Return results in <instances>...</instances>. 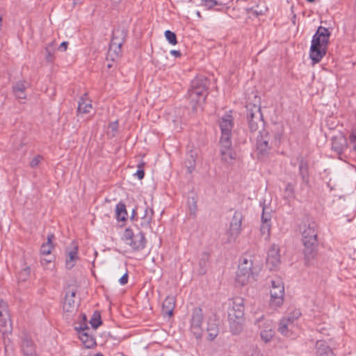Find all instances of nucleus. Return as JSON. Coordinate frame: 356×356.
Returning <instances> with one entry per match:
<instances>
[{
  "mask_svg": "<svg viewBox=\"0 0 356 356\" xmlns=\"http://www.w3.org/2000/svg\"><path fill=\"white\" fill-rule=\"evenodd\" d=\"M221 136L219 140L221 160L230 163L236 159V152L232 147V136L234 127V118L229 113H225L219 119Z\"/></svg>",
  "mask_w": 356,
  "mask_h": 356,
  "instance_id": "1",
  "label": "nucleus"
},
{
  "mask_svg": "<svg viewBox=\"0 0 356 356\" xmlns=\"http://www.w3.org/2000/svg\"><path fill=\"white\" fill-rule=\"evenodd\" d=\"M209 86L210 80L204 76H196L192 80L188 90V99L193 111L205 102Z\"/></svg>",
  "mask_w": 356,
  "mask_h": 356,
  "instance_id": "2",
  "label": "nucleus"
},
{
  "mask_svg": "<svg viewBox=\"0 0 356 356\" xmlns=\"http://www.w3.org/2000/svg\"><path fill=\"white\" fill-rule=\"evenodd\" d=\"M317 225L315 222H311L303 225L302 241L304 245L305 263L311 265L317 255L318 240Z\"/></svg>",
  "mask_w": 356,
  "mask_h": 356,
  "instance_id": "3",
  "label": "nucleus"
},
{
  "mask_svg": "<svg viewBox=\"0 0 356 356\" xmlns=\"http://www.w3.org/2000/svg\"><path fill=\"white\" fill-rule=\"evenodd\" d=\"M330 32L323 26H319L313 35L309 50V58L313 64L319 63L325 56Z\"/></svg>",
  "mask_w": 356,
  "mask_h": 356,
  "instance_id": "4",
  "label": "nucleus"
},
{
  "mask_svg": "<svg viewBox=\"0 0 356 356\" xmlns=\"http://www.w3.org/2000/svg\"><path fill=\"white\" fill-rule=\"evenodd\" d=\"M246 116L248 127L251 132H254L264 127L263 115L261 107L256 104H249L246 106Z\"/></svg>",
  "mask_w": 356,
  "mask_h": 356,
  "instance_id": "5",
  "label": "nucleus"
},
{
  "mask_svg": "<svg viewBox=\"0 0 356 356\" xmlns=\"http://www.w3.org/2000/svg\"><path fill=\"white\" fill-rule=\"evenodd\" d=\"M253 261L250 256L243 257L239 263L236 281L241 286L248 284L250 278L253 277Z\"/></svg>",
  "mask_w": 356,
  "mask_h": 356,
  "instance_id": "6",
  "label": "nucleus"
},
{
  "mask_svg": "<svg viewBox=\"0 0 356 356\" xmlns=\"http://www.w3.org/2000/svg\"><path fill=\"white\" fill-rule=\"evenodd\" d=\"M12 332V323L8 309V304L3 300H0V332L3 335V340L8 334Z\"/></svg>",
  "mask_w": 356,
  "mask_h": 356,
  "instance_id": "7",
  "label": "nucleus"
},
{
  "mask_svg": "<svg viewBox=\"0 0 356 356\" xmlns=\"http://www.w3.org/2000/svg\"><path fill=\"white\" fill-rule=\"evenodd\" d=\"M241 211H236L230 222L229 228L227 232V242L232 243L238 237L241 232V223L243 220Z\"/></svg>",
  "mask_w": 356,
  "mask_h": 356,
  "instance_id": "8",
  "label": "nucleus"
},
{
  "mask_svg": "<svg viewBox=\"0 0 356 356\" xmlns=\"http://www.w3.org/2000/svg\"><path fill=\"white\" fill-rule=\"evenodd\" d=\"M270 305L274 307H280L284 302V287L280 279L271 281Z\"/></svg>",
  "mask_w": 356,
  "mask_h": 356,
  "instance_id": "9",
  "label": "nucleus"
},
{
  "mask_svg": "<svg viewBox=\"0 0 356 356\" xmlns=\"http://www.w3.org/2000/svg\"><path fill=\"white\" fill-rule=\"evenodd\" d=\"M74 330L78 332L79 338L86 348H93L96 346L97 343L94 335L95 331L92 330L88 325L75 326Z\"/></svg>",
  "mask_w": 356,
  "mask_h": 356,
  "instance_id": "10",
  "label": "nucleus"
},
{
  "mask_svg": "<svg viewBox=\"0 0 356 356\" xmlns=\"http://www.w3.org/2000/svg\"><path fill=\"white\" fill-rule=\"evenodd\" d=\"M259 134L257 137V156L259 159H265L271 148L269 144L270 135L265 131H259Z\"/></svg>",
  "mask_w": 356,
  "mask_h": 356,
  "instance_id": "11",
  "label": "nucleus"
},
{
  "mask_svg": "<svg viewBox=\"0 0 356 356\" xmlns=\"http://www.w3.org/2000/svg\"><path fill=\"white\" fill-rule=\"evenodd\" d=\"M203 322V312L200 307H195L193 309L191 319V331L196 339H200L202 335V327Z\"/></svg>",
  "mask_w": 356,
  "mask_h": 356,
  "instance_id": "12",
  "label": "nucleus"
},
{
  "mask_svg": "<svg viewBox=\"0 0 356 356\" xmlns=\"http://www.w3.org/2000/svg\"><path fill=\"white\" fill-rule=\"evenodd\" d=\"M244 299L236 297L230 300L229 303L228 316H235L236 318H241L244 316Z\"/></svg>",
  "mask_w": 356,
  "mask_h": 356,
  "instance_id": "13",
  "label": "nucleus"
},
{
  "mask_svg": "<svg viewBox=\"0 0 356 356\" xmlns=\"http://www.w3.org/2000/svg\"><path fill=\"white\" fill-rule=\"evenodd\" d=\"M280 248L278 245L273 244L268 251L266 265L270 270H275L280 264Z\"/></svg>",
  "mask_w": 356,
  "mask_h": 356,
  "instance_id": "14",
  "label": "nucleus"
},
{
  "mask_svg": "<svg viewBox=\"0 0 356 356\" xmlns=\"http://www.w3.org/2000/svg\"><path fill=\"white\" fill-rule=\"evenodd\" d=\"M348 147L347 138L342 134L332 137V149L338 154H341Z\"/></svg>",
  "mask_w": 356,
  "mask_h": 356,
  "instance_id": "15",
  "label": "nucleus"
},
{
  "mask_svg": "<svg viewBox=\"0 0 356 356\" xmlns=\"http://www.w3.org/2000/svg\"><path fill=\"white\" fill-rule=\"evenodd\" d=\"M146 242L145 234L140 231L138 233L136 234L129 242H127V243L133 250L139 251L145 248Z\"/></svg>",
  "mask_w": 356,
  "mask_h": 356,
  "instance_id": "16",
  "label": "nucleus"
},
{
  "mask_svg": "<svg viewBox=\"0 0 356 356\" xmlns=\"http://www.w3.org/2000/svg\"><path fill=\"white\" fill-rule=\"evenodd\" d=\"M29 86V83L26 81H19L15 83L13 86L15 97L18 99H25L26 98V90Z\"/></svg>",
  "mask_w": 356,
  "mask_h": 356,
  "instance_id": "17",
  "label": "nucleus"
},
{
  "mask_svg": "<svg viewBox=\"0 0 356 356\" xmlns=\"http://www.w3.org/2000/svg\"><path fill=\"white\" fill-rule=\"evenodd\" d=\"M76 293V291L73 289L66 291L63 306L65 312H72L75 308L74 298Z\"/></svg>",
  "mask_w": 356,
  "mask_h": 356,
  "instance_id": "18",
  "label": "nucleus"
},
{
  "mask_svg": "<svg viewBox=\"0 0 356 356\" xmlns=\"http://www.w3.org/2000/svg\"><path fill=\"white\" fill-rule=\"evenodd\" d=\"M230 332L233 334H240L243 328L244 316L241 318H236L235 316H228Z\"/></svg>",
  "mask_w": 356,
  "mask_h": 356,
  "instance_id": "19",
  "label": "nucleus"
},
{
  "mask_svg": "<svg viewBox=\"0 0 356 356\" xmlns=\"http://www.w3.org/2000/svg\"><path fill=\"white\" fill-rule=\"evenodd\" d=\"M22 349L24 356H36L33 342L28 335H24L22 338Z\"/></svg>",
  "mask_w": 356,
  "mask_h": 356,
  "instance_id": "20",
  "label": "nucleus"
},
{
  "mask_svg": "<svg viewBox=\"0 0 356 356\" xmlns=\"http://www.w3.org/2000/svg\"><path fill=\"white\" fill-rule=\"evenodd\" d=\"M317 356H335L331 348L323 340L317 341L316 343Z\"/></svg>",
  "mask_w": 356,
  "mask_h": 356,
  "instance_id": "21",
  "label": "nucleus"
},
{
  "mask_svg": "<svg viewBox=\"0 0 356 356\" xmlns=\"http://www.w3.org/2000/svg\"><path fill=\"white\" fill-rule=\"evenodd\" d=\"M154 216V211L152 208L145 206L144 214L141 217L140 227L145 229H152V220Z\"/></svg>",
  "mask_w": 356,
  "mask_h": 356,
  "instance_id": "22",
  "label": "nucleus"
},
{
  "mask_svg": "<svg viewBox=\"0 0 356 356\" xmlns=\"http://www.w3.org/2000/svg\"><path fill=\"white\" fill-rule=\"evenodd\" d=\"M219 320L216 318H210L207 323V331L208 332V339L213 341L219 333Z\"/></svg>",
  "mask_w": 356,
  "mask_h": 356,
  "instance_id": "23",
  "label": "nucleus"
},
{
  "mask_svg": "<svg viewBox=\"0 0 356 356\" xmlns=\"http://www.w3.org/2000/svg\"><path fill=\"white\" fill-rule=\"evenodd\" d=\"M91 101L88 99L87 94L85 93L80 99L78 102L77 113L78 114H86L90 112L92 109Z\"/></svg>",
  "mask_w": 356,
  "mask_h": 356,
  "instance_id": "24",
  "label": "nucleus"
},
{
  "mask_svg": "<svg viewBox=\"0 0 356 356\" xmlns=\"http://www.w3.org/2000/svg\"><path fill=\"white\" fill-rule=\"evenodd\" d=\"M175 307V298L172 296L165 298L162 305V313L164 315L172 316Z\"/></svg>",
  "mask_w": 356,
  "mask_h": 356,
  "instance_id": "25",
  "label": "nucleus"
},
{
  "mask_svg": "<svg viewBox=\"0 0 356 356\" xmlns=\"http://www.w3.org/2000/svg\"><path fill=\"white\" fill-rule=\"evenodd\" d=\"M299 175L302 178V182L308 185L309 181V164L302 158L300 160L299 163Z\"/></svg>",
  "mask_w": 356,
  "mask_h": 356,
  "instance_id": "26",
  "label": "nucleus"
},
{
  "mask_svg": "<svg viewBox=\"0 0 356 356\" xmlns=\"http://www.w3.org/2000/svg\"><path fill=\"white\" fill-rule=\"evenodd\" d=\"M270 220H271V214L270 212L266 211V207H263V212L261 215V232L263 234L266 232L269 233L270 227Z\"/></svg>",
  "mask_w": 356,
  "mask_h": 356,
  "instance_id": "27",
  "label": "nucleus"
},
{
  "mask_svg": "<svg viewBox=\"0 0 356 356\" xmlns=\"http://www.w3.org/2000/svg\"><path fill=\"white\" fill-rule=\"evenodd\" d=\"M122 46L109 45L108 51L106 56L107 60L115 61L121 56Z\"/></svg>",
  "mask_w": 356,
  "mask_h": 356,
  "instance_id": "28",
  "label": "nucleus"
},
{
  "mask_svg": "<svg viewBox=\"0 0 356 356\" xmlns=\"http://www.w3.org/2000/svg\"><path fill=\"white\" fill-rule=\"evenodd\" d=\"M287 320L281 319L279 322L277 331L285 337H291L293 325L286 322Z\"/></svg>",
  "mask_w": 356,
  "mask_h": 356,
  "instance_id": "29",
  "label": "nucleus"
},
{
  "mask_svg": "<svg viewBox=\"0 0 356 356\" xmlns=\"http://www.w3.org/2000/svg\"><path fill=\"white\" fill-rule=\"evenodd\" d=\"M125 41V33L120 29L115 30L113 32V36L110 44L122 46Z\"/></svg>",
  "mask_w": 356,
  "mask_h": 356,
  "instance_id": "30",
  "label": "nucleus"
},
{
  "mask_svg": "<svg viewBox=\"0 0 356 356\" xmlns=\"http://www.w3.org/2000/svg\"><path fill=\"white\" fill-rule=\"evenodd\" d=\"M196 157L197 153L193 150H191L190 152L187 154L184 163L189 173H191L195 169Z\"/></svg>",
  "mask_w": 356,
  "mask_h": 356,
  "instance_id": "31",
  "label": "nucleus"
},
{
  "mask_svg": "<svg viewBox=\"0 0 356 356\" xmlns=\"http://www.w3.org/2000/svg\"><path fill=\"white\" fill-rule=\"evenodd\" d=\"M115 214L118 220L124 221L127 218V212L125 204L119 202L115 207Z\"/></svg>",
  "mask_w": 356,
  "mask_h": 356,
  "instance_id": "32",
  "label": "nucleus"
},
{
  "mask_svg": "<svg viewBox=\"0 0 356 356\" xmlns=\"http://www.w3.org/2000/svg\"><path fill=\"white\" fill-rule=\"evenodd\" d=\"M54 238V235L53 234H49L47 236V242L46 243H43L40 248V252L42 254L48 255L51 253V250L54 246L52 244V240Z\"/></svg>",
  "mask_w": 356,
  "mask_h": 356,
  "instance_id": "33",
  "label": "nucleus"
},
{
  "mask_svg": "<svg viewBox=\"0 0 356 356\" xmlns=\"http://www.w3.org/2000/svg\"><path fill=\"white\" fill-rule=\"evenodd\" d=\"M77 246H74V249L67 252V257L66 259V267L69 269L74 266V261L78 259L77 256Z\"/></svg>",
  "mask_w": 356,
  "mask_h": 356,
  "instance_id": "34",
  "label": "nucleus"
},
{
  "mask_svg": "<svg viewBox=\"0 0 356 356\" xmlns=\"http://www.w3.org/2000/svg\"><path fill=\"white\" fill-rule=\"evenodd\" d=\"M209 259V254L208 252H203L199 261L200 270L199 273L204 275L207 272V268L208 266Z\"/></svg>",
  "mask_w": 356,
  "mask_h": 356,
  "instance_id": "35",
  "label": "nucleus"
},
{
  "mask_svg": "<svg viewBox=\"0 0 356 356\" xmlns=\"http://www.w3.org/2000/svg\"><path fill=\"white\" fill-rule=\"evenodd\" d=\"M275 334L274 330L271 326L268 325L265 329L262 330L260 332L261 339L267 343L270 341Z\"/></svg>",
  "mask_w": 356,
  "mask_h": 356,
  "instance_id": "36",
  "label": "nucleus"
},
{
  "mask_svg": "<svg viewBox=\"0 0 356 356\" xmlns=\"http://www.w3.org/2000/svg\"><path fill=\"white\" fill-rule=\"evenodd\" d=\"M90 323L92 327V330L95 331L96 329L102 324L101 315L98 312H95L90 320Z\"/></svg>",
  "mask_w": 356,
  "mask_h": 356,
  "instance_id": "37",
  "label": "nucleus"
},
{
  "mask_svg": "<svg viewBox=\"0 0 356 356\" xmlns=\"http://www.w3.org/2000/svg\"><path fill=\"white\" fill-rule=\"evenodd\" d=\"M54 42L49 44L45 48V60L48 63H52L54 60Z\"/></svg>",
  "mask_w": 356,
  "mask_h": 356,
  "instance_id": "38",
  "label": "nucleus"
},
{
  "mask_svg": "<svg viewBox=\"0 0 356 356\" xmlns=\"http://www.w3.org/2000/svg\"><path fill=\"white\" fill-rule=\"evenodd\" d=\"M301 313L300 310L295 309L291 313L289 314L286 316L283 317L282 319L287 320L286 322L294 325V322L300 316Z\"/></svg>",
  "mask_w": 356,
  "mask_h": 356,
  "instance_id": "39",
  "label": "nucleus"
},
{
  "mask_svg": "<svg viewBox=\"0 0 356 356\" xmlns=\"http://www.w3.org/2000/svg\"><path fill=\"white\" fill-rule=\"evenodd\" d=\"M164 35L170 44L175 45L177 43V35L174 32L167 30L165 31Z\"/></svg>",
  "mask_w": 356,
  "mask_h": 356,
  "instance_id": "40",
  "label": "nucleus"
},
{
  "mask_svg": "<svg viewBox=\"0 0 356 356\" xmlns=\"http://www.w3.org/2000/svg\"><path fill=\"white\" fill-rule=\"evenodd\" d=\"M188 206L191 212V214L195 215L197 211V200L194 197H188Z\"/></svg>",
  "mask_w": 356,
  "mask_h": 356,
  "instance_id": "41",
  "label": "nucleus"
},
{
  "mask_svg": "<svg viewBox=\"0 0 356 356\" xmlns=\"http://www.w3.org/2000/svg\"><path fill=\"white\" fill-rule=\"evenodd\" d=\"M31 269L26 266L22 269L18 273V279L20 281H26L30 275Z\"/></svg>",
  "mask_w": 356,
  "mask_h": 356,
  "instance_id": "42",
  "label": "nucleus"
},
{
  "mask_svg": "<svg viewBox=\"0 0 356 356\" xmlns=\"http://www.w3.org/2000/svg\"><path fill=\"white\" fill-rule=\"evenodd\" d=\"M202 3L204 6L208 9H212L214 6L221 5L217 0H201Z\"/></svg>",
  "mask_w": 356,
  "mask_h": 356,
  "instance_id": "43",
  "label": "nucleus"
},
{
  "mask_svg": "<svg viewBox=\"0 0 356 356\" xmlns=\"http://www.w3.org/2000/svg\"><path fill=\"white\" fill-rule=\"evenodd\" d=\"M285 196L288 198L294 197V186L289 183L285 188Z\"/></svg>",
  "mask_w": 356,
  "mask_h": 356,
  "instance_id": "44",
  "label": "nucleus"
},
{
  "mask_svg": "<svg viewBox=\"0 0 356 356\" xmlns=\"http://www.w3.org/2000/svg\"><path fill=\"white\" fill-rule=\"evenodd\" d=\"M348 140L350 144L353 145V151L356 152V129L350 132Z\"/></svg>",
  "mask_w": 356,
  "mask_h": 356,
  "instance_id": "45",
  "label": "nucleus"
},
{
  "mask_svg": "<svg viewBox=\"0 0 356 356\" xmlns=\"http://www.w3.org/2000/svg\"><path fill=\"white\" fill-rule=\"evenodd\" d=\"M138 170L136 171V172L134 174L138 179H142L144 178V176H145V172H144V170H143V167H144V163H139L138 165Z\"/></svg>",
  "mask_w": 356,
  "mask_h": 356,
  "instance_id": "46",
  "label": "nucleus"
},
{
  "mask_svg": "<svg viewBox=\"0 0 356 356\" xmlns=\"http://www.w3.org/2000/svg\"><path fill=\"white\" fill-rule=\"evenodd\" d=\"M134 236L135 234H134L131 229L127 228L125 229L124 233V238L126 241L129 242Z\"/></svg>",
  "mask_w": 356,
  "mask_h": 356,
  "instance_id": "47",
  "label": "nucleus"
},
{
  "mask_svg": "<svg viewBox=\"0 0 356 356\" xmlns=\"http://www.w3.org/2000/svg\"><path fill=\"white\" fill-rule=\"evenodd\" d=\"M42 157L40 155L35 156L30 162V166L33 168H36L40 163Z\"/></svg>",
  "mask_w": 356,
  "mask_h": 356,
  "instance_id": "48",
  "label": "nucleus"
},
{
  "mask_svg": "<svg viewBox=\"0 0 356 356\" xmlns=\"http://www.w3.org/2000/svg\"><path fill=\"white\" fill-rule=\"evenodd\" d=\"M128 273H125L119 280V282L121 285H125L128 282Z\"/></svg>",
  "mask_w": 356,
  "mask_h": 356,
  "instance_id": "49",
  "label": "nucleus"
},
{
  "mask_svg": "<svg viewBox=\"0 0 356 356\" xmlns=\"http://www.w3.org/2000/svg\"><path fill=\"white\" fill-rule=\"evenodd\" d=\"M68 42H63L58 47V49L60 51H65L67 49Z\"/></svg>",
  "mask_w": 356,
  "mask_h": 356,
  "instance_id": "50",
  "label": "nucleus"
},
{
  "mask_svg": "<svg viewBox=\"0 0 356 356\" xmlns=\"http://www.w3.org/2000/svg\"><path fill=\"white\" fill-rule=\"evenodd\" d=\"M81 321L80 322L79 326H84L88 325H87V316L86 314H81Z\"/></svg>",
  "mask_w": 356,
  "mask_h": 356,
  "instance_id": "51",
  "label": "nucleus"
},
{
  "mask_svg": "<svg viewBox=\"0 0 356 356\" xmlns=\"http://www.w3.org/2000/svg\"><path fill=\"white\" fill-rule=\"evenodd\" d=\"M109 128L113 132H116L118 129V121L113 122L109 124Z\"/></svg>",
  "mask_w": 356,
  "mask_h": 356,
  "instance_id": "52",
  "label": "nucleus"
},
{
  "mask_svg": "<svg viewBox=\"0 0 356 356\" xmlns=\"http://www.w3.org/2000/svg\"><path fill=\"white\" fill-rule=\"evenodd\" d=\"M170 53L175 57H180L181 56V54L179 50H171Z\"/></svg>",
  "mask_w": 356,
  "mask_h": 356,
  "instance_id": "53",
  "label": "nucleus"
},
{
  "mask_svg": "<svg viewBox=\"0 0 356 356\" xmlns=\"http://www.w3.org/2000/svg\"><path fill=\"white\" fill-rule=\"evenodd\" d=\"M73 6H76V5H80L83 3L82 0H72Z\"/></svg>",
  "mask_w": 356,
  "mask_h": 356,
  "instance_id": "54",
  "label": "nucleus"
},
{
  "mask_svg": "<svg viewBox=\"0 0 356 356\" xmlns=\"http://www.w3.org/2000/svg\"><path fill=\"white\" fill-rule=\"evenodd\" d=\"M253 13H254L256 16H259V15H262V14H263V13H262V12H261V10H259H259H257V9H256V10H253Z\"/></svg>",
  "mask_w": 356,
  "mask_h": 356,
  "instance_id": "55",
  "label": "nucleus"
},
{
  "mask_svg": "<svg viewBox=\"0 0 356 356\" xmlns=\"http://www.w3.org/2000/svg\"><path fill=\"white\" fill-rule=\"evenodd\" d=\"M262 318H263V316H261L260 318H257V319L256 320V321H255V323H256V324H258V325H259V327H260L259 323H260V321H261V319H262Z\"/></svg>",
  "mask_w": 356,
  "mask_h": 356,
  "instance_id": "56",
  "label": "nucleus"
},
{
  "mask_svg": "<svg viewBox=\"0 0 356 356\" xmlns=\"http://www.w3.org/2000/svg\"><path fill=\"white\" fill-rule=\"evenodd\" d=\"M135 215H136V211L135 209H134L132 211V215H131V218L133 219L134 218Z\"/></svg>",
  "mask_w": 356,
  "mask_h": 356,
  "instance_id": "57",
  "label": "nucleus"
},
{
  "mask_svg": "<svg viewBox=\"0 0 356 356\" xmlns=\"http://www.w3.org/2000/svg\"><path fill=\"white\" fill-rule=\"evenodd\" d=\"M111 67H112V64L108 63V64L107 65V67H108V68H111Z\"/></svg>",
  "mask_w": 356,
  "mask_h": 356,
  "instance_id": "58",
  "label": "nucleus"
},
{
  "mask_svg": "<svg viewBox=\"0 0 356 356\" xmlns=\"http://www.w3.org/2000/svg\"><path fill=\"white\" fill-rule=\"evenodd\" d=\"M306 1H308V2L312 3V2H314L315 0H306Z\"/></svg>",
  "mask_w": 356,
  "mask_h": 356,
  "instance_id": "59",
  "label": "nucleus"
},
{
  "mask_svg": "<svg viewBox=\"0 0 356 356\" xmlns=\"http://www.w3.org/2000/svg\"><path fill=\"white\" fill-rule=\"evenodd\" d=\"M95 356H103L102 354H97Z\"/></svg>",
  "mask_w": 356,
  "mask_h": 356,
  "instance_id": "60",
  "label": "nucleus"
}]
</instances>
